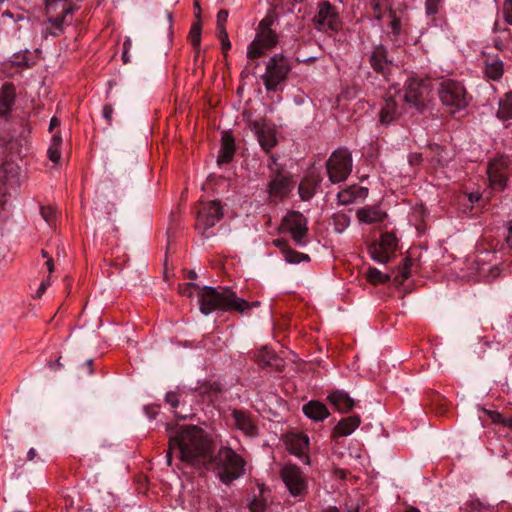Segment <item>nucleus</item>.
Returning a JSON list of instances; mask_svg holds the SVG:
<instances>
[{"instance_id":"obj_21","label":"nucleus","mask_w":512,"mask_h":512,"mask_svg":"<svg viewBox=\"0 0 512 512\" xmlns=\"http://www.w3.org/2000/svg\"><path fill=\"white\" fill-rule=\"evenodd\" d=\"M504 73L503 61L497 56H486L484 59V74L493 81L499 80Z\"/></svg>"},{"instance_id":"obj_46","label":"nucleus","mask_w":512,"mask_h":512,"mask_svg":"<svg viewBox=\"0 0 512 512\" xmlns=\"http://www.w3.org/2000/svg\"><path fill=\"white\" fill-rule=\"evenodd\" d=\"M114 109L112 105L106 104L104 105L102 109V116L107 121L108 125H111L112 123V115H113Z\"/></svg>"},{"instance_id":"obj_20","label":"nucleus","mask_w":512,"mask_h":512,"mask_svg":"<svg viewBox=\"0 0 512 512\" xmlns=\"http://www.w3.org/2000/svg\"><path fill=\"white\" fill-rule=\"evenodd\" d=\"M327 399L337 411L342 413L350 411L355 405L354 399L343 390H336L330 393Z\"/></svg>"},{"instance_id":"obj_7","label":"nucleus","mask_w":512,"mask_h":512,"mask_svg":"<svg viewBox=\"0 0 512 512\" xmlns=\"http://www.w3.org/2000/svg\"><path fill=\"white\" fill-rule=\"evenodd\" d=\"M326 170L331 183H339L347 179L352 171V157L345 148L335 150L326 162Z\"/></svg>"},{"instance_id":"obj_57","label":"nucleus","mask_w":512,"mask_h":512,"mask_svg":"<svg viewBox=\"0 0 512 512\" xmlns=\"http://www.w3.org/2000/svg\"><path fill=\"white\" fill-rule=\"evenodd\" d=\"M60 125V121L58 118L53 117L50 120L49 130L52 131L55 127H58Z\"/></svg>"},{"instance_id":"obj_56","label":"nucleus","mask_w":512,"mask_h":512,"mask_svg":"<svg viewBox=\"0 0 512 512\" xmlns=\"http://www.w3.org/2000/svg\"><path fill=\"white\" fill-rule=\"evenodd\" d=\"M6 193H7L6 186L2 182H0V210L2 209L3 205L6 202V200H5Z\"/></svg>"},{"instance_id":"obj_17","label":"nucleus","mask_w":512,"mask_h":512,"mask_svg":"<svg viewBox=\"0 0 512 512\" xmlns=\"http://www.w3.org/2000/svg\"><path fill=\"white\" fill-rule=\"evenodd\" d=\"M403 113V107L399 105L396 96L387 95L379 112V122L382 125H389L396 121Z\"/></svg>"},{"instance_id":"obj_32","label":"nucleus","mask_w":512,"mask_h":512,"mask_svg":"<svg viewBox=\"0 0 512 512\" xmlns=\"http://www.w3.org/2000/svg\"><path fill=\"white\" fill-rule=\"evenodd\" d=\"M366 277L371 284L378 285L386 283L390 280L389 274H384L380 270L374 267L368 268Z\"/></svg>"},{"instance_id":"obj_4","label":"nucleus","mask_w":512,"mask_h":512,"mask_svg":"<svg viewBox=\"0 0 512 512\" xmlns=\"http://www.w3.org/2000/svg\"><path fill=\"white\" fill-rule=\"evenodd\" d=\"M292 67L289 59L282 53L271 56L266 62L265 73L262 75L267 91L277 92L286 82Z\"/></svg>"},{"instance_id":"obj_42","label":"nucleus","mask_w":512,"mask_h":512,"mask_svg":"<svg viewBox=\"0 0 512 512\" xmlns=\"http://www.w3.org/2000/svg\"><path fill=\"white\" fill-rule=\"evenodd\" d=\"M218 37L221 41L222 50L225 53L227 50L231 48V43L228 38V33L226 29H221V31H217Z\"/></svg>"},{"instance_id":"obj_51","label":"nucleus","mask_w":512,"mask_h":512,"mask_svg":"<svg viewBox=\"0 0 512 512\" xmlns=\"http://www.w3.org/2000/svg\"><path fill=\"white\" fill-rule=\"evenodd\" d=\"M260 305V302L254 301V302H248L244 299V304L240 305L242 310H234V312L238 313H244L247 310L252 309L253 307H258Z\"/></svg>"},{"instance_id":"obj_13","label":"nucleus","mask_w":512,"mask_h":512,"mask_svg":"<svg viewBox=\"0 0 512 512\" xmlns=\"http://www.w3.org/2000/svg\"><path fill=\"white\" fill-rule=\"evenodd\" d=\"M313 21L320 31H337L340 26L338 14L328 1H322L318 4V12Z\"/></svg>"},{"instance_id":"obj_64","label":"nucleus","mask_w":512,"mask_h":512,"mask_svg":"<svg viewBox=\"0 0 512 512\" xmlns=\"http://www.w3.org/2000/svg\"><path fill=\"white\" fill-rule=\"evenodd\" d=\"M504 426L512 428V417L511 418H506Z\"/></svg>"},{"instance_id":"obj_48","label":"nucleus","mask_w":512,"mask_h":512,"mask_svg":"<svg viewBox=\"0 0 512 512\" xmlns=\"http://www.w3.org/2000/svg\"><path fill=\"white\" fill-rule=\"evenodd\" d=\"M131 46H132L131 40L129 38H127L123 43L122 59H123L124 63L129 62L128 52H129Z\"/></svg>"},{"instance_id":"obj_30","label":"nucleus","mask_w":512,"mask_h":512,"mask_svg":"<svg viewBox=\"0 0 512 512\" xmlns=\"http://www.w3.org/2000/svg\"><path fill=\"white\" fill-rule=\"evenodd\" d=\"M257 361L262 366H274L277 365L278 358L276 355L268 349L267 347L261 348L257 355H256Z\"/></svg>"},{"instance_id":"obj_50","label":"nucleus","mask_w":512,"mask_h":512,"mask_svg":"<svg viewBox=\"0 0 512 512\" xmlns=\"http://www.w3.org/2000/svg\"><path fill=\"white\" fill-rule=\"evenodd\" d=\"M373 11H374V17L377 20H381L383 17V9L380 3V0H375L373 3Z\"/></svg>"},{"instance_id":"obj_6","label":"nucleus","mask_w":512,"mask_h":512,"mask_svg":"<svg viewBox=\"0 0 512 512\" xmlns=\"http://www.w3.org/2000/svg\"><path fill=\"white\" fill-rule=\"evenodd\" d=\"M431 92L430 81L427 79L410 78L404 86V95L397 94L399 101L404 100L407 105L422 111Z\"/></svg>"},{"instance_id":"obj_40","label":"nucleus","mask_w":512,"mask_h":512,"mask_svg":"<svg viewBox=\"0 0 512 512\" xmlns=\"http://www.w3.org/2000/svg\"><path fill=\"white\" fill-rule=\"evenodd\" d=\"M391 22H390V29L391 33L397 37L401 33V21L399 18L396 17L395 13L391 12Z\"/></svg>"},{"instance_id":"obj_25","label":"nucleus","mask_w":512,"mask_h":512,"mask_svg":"<svg viewBox=\"0 0 512 512\" xmlns=\"http://www.w3.org/2000/svg\"><path fill=\"white\" fill-rule=\"evenodd\" d=\"M234 153V139L228 134L223 135L217 163L221 165L230 162L233 159Z\"/></svg>"},{"instance_id":"obj_44","label":"nucleus","mask_w":512,"mask_h":512,"mask_svg":"<svg viewBox=\"0 0 512 512\" xmlns=\"http://www.w3.org/2000/svg\"><path fill=\"white\" fill-rule=\"evenodd\" d=\"M165 401L172 408H177L179 406V395L176 392H168L165 396Z\"/></svg>"},{"instance_id":"obj_53","label":"nucleus","mask_w":512,"mask_h":512,"mask_svg":"<svg viewBox=\"0 0 512 512\" xmlns=\"http://www.w3.org/2000/svg\"><path fill=\"white\" fill-rule=\"evenodd\" d=\"M272 244H273L275 247L279 248L283 254H284V253L287 251V249L289 248L287 241H286V240H284V239H274V240L272 241Z\"/></svg>"},{"instance_id":"obj_23","label":"nucleus","mask_w":512,"mask_h":512,"mask_svg":"<svg viewBox=\"0 0 512 512\" xmlns=\"http://www.w3.org/2000/svg\"><path fill=\"white\" fill-rule=\"evenodd\" d=\"M360 417L357 415L343 418L334 428V437L349 436L360 425Z\"/></svg>"},{"instance_id":"obj_39","label":"nucleus","mask_w":512,"mask_h":512,"mask_svg":"<svg viewBox=\"0 0 512 512\" xmlns=\"http://www.w3.org/2000/svg\"><path fill=\"white\" fill-rule=\"evenodd\" d=\"M55 210L50 206H42L41 207V216L46 221L47 224L51 225L55 218Z\"/></svg>"},{"instance_id":"obj_54","label":"nucleus","mask_w":512,"mask_h":512,"mask_svg":"<svg viewBox=\"0 0 512 512\" xmlns=\"http://www.w3.org/2000/svg\"><path fill=\"white\" fill-rule=\"evenodd\" d=\"M50 280L49 278L43 280L38 288V290L36 291V297L37 298H40L46 291V289L50 286Z\"/></svg>"},{"instance_id":"obj_26","label":"nucleus","mask_w":512,"mask_h":512,"mask_svg":"<svg viewBox=\"0 0 512 512\" xmlns=\"http://www.w3.org/2000/svg\"><path fill=\"white\" fill-rule=\"evenodd\" d=\"M365 194H367V190H364L361 187L353 186L339 192L337 198L339 203L348 205L355 202L358 197H363Z\"/></svg>"},{"instance_id":"obj_14","label":"nucleus","mask_w":512,"mask_h":512,"mask_svg":"<svg viewBox=\"0 0 512 512\" xmlns=\"http://www.w3.org/2000/svg\"><path fill=\"white\" fill-rule=\"evenodd\" d=\"M369 63L373 70L383 77H386L392 67V60L388 57L387 48L382 45H376L369 57Z\"/></svg>"},{"instance_id":"obj_60","label":"nucleus","mask_w":512,"mask_h":512,"mask_svg":"<svg viewBox=\"0 0 512 512\" xmlns=\"http://www.w3.org/2000/svg\"><path fill=\"white\" fill-rule=\"evenodd\" d=\"M507 244L512 248V226L509 227V233L506 237Z\"/></svg>"},{"instance_id":"obj_8","label":"nucleus","mask_w":512,"mask_h":512,"mask_svg":"<svg viewBox=\"0 0 512 512\" xmlns=\"http://www.w3.org/2000/svg\"><path fill=\"white\" fill-rule=\"evenodd\" d=\"M222 217L223 208L220 201L201 202L197 210L196 228L204 233L219 222Z\"/></svg>"},{"instance_id":"obj_24","label":"nucleus","mask_w":512,"mask_h":512,"mask_svg":"<svg viewBox=\"0 0 512 512\" xmlns=\"http://www.w3.org/2000/svg\"><path fill=\"white\" fill-rule=\"evenodd\" d=\"M303 413L315 421H323L329 416L328 409L318 401H310L303 406Z\"/></svg>"},{"instance_id":"obj_47","label":"nucleus","mask_w":512,"mask_h":512,"mask_svg":"<svg viewBox=\"0 0 512 512\" xmlns=\"http://www.w3.org/2000/svg\"><path fill=\"white\" fill-rule=\"evenodd\" d=\"M249 508L252 512H264L265 510V504L261 500L254 499L249 504Z\"/></svg>"},{"instance_id":"obj_62","label":"nucleus","mask_w":512,"mask_h":512,"mask_svg":"<svg viewBox=\"0 0 512 512\" xmlns=\"http://www.w3.org/2000/svg\"><path fill=\"white\" fill-rule=\"evenodd\" d=\"M49 365L51 369H56L62 366V364L60 363V358L57 359L55 362H51Z\"/></svg>"},{"instance_id":"obj_61","label":"nucleus","mask_w":512,"mask_h":512,"mask_svg":"<svg viewBox=\"0 0 512 512\" xmlns=\"http://www.w3.org/2000/svg\"><path fill=\"white\" fill-rule=\"evenodd\" d=\"M92 364H93V360L92 359L87 360L86 363H85V366L88 368V373L89 374H93Z\"/></svg>"},{"instance_id":"obj_34","label":"nucleus","mask_w":512,"mask_h":512,"mask_svg":"<svg viewBox=\"0 0 512 512\" xmlns=\"http://www.w3.org/2000/svg\"><path fill=\"white\" fill-rule=\"evenodd\" d=\"M61 137L59 135H53L51 145L47 151L49 159L57 163L61 157L60 152Z\"/></svg>"},{"instance_id":"obj_29","label":"nucleus","mask_w":512,"mask_h":512,"mask_svg":"<svg viewBox=\"0 0 512 512\" xmlns=\"http://www.w3.org/2000/svg\"><path fill=\"white\" fill-rule=\"evenodd\" d=\"M318 186V181L316 180H313V179H304L300 185H299V195L301 197L302 200H309L311 199L314 194H315V190H316V187Z\"/></svg>"},{"instance_id":"obj_49","label":"nucleus","mask_w":512,"mask_h":512,"mask_svg":"<svg viewBox=\"0 0 512 512\" xmlns=\"http://www.w3.org/2000/svg\"><path fill=\"white\" fill-rule=\"evenodd\" d=\"M273 23V19L269 16L263 18L259 25L257 30H272L271 25Z\"/></svg>"},{"instance_id":"obj_36","label":"nucleus","mask_w":512,"mask_h":512,"mask_svg":"<svg viewBox=\"0 0 512 512\" xmlns=\"http://www.w3.org/2000/svg\"><path fill=\"white\" fill-rule=\"evenodd\" d=\"M189 40L194 49H200L201 42V23L198 21L191 26Z\"/></svg>"},{"instance_id":"obj_10","label":"nucleus","mask_w":512,"mask_h":512,"mask_svg":"<svg viewBox=\"0 0 512 512\" xmlns=\"http://www.w3.org/2000/svg\"><path fill=\"white\" fill-rule=\"evenodd\" d=\"M272 164L269 167L274 174L271 181L268 184V193L271 201H278L285 198L292 189V183L290 176L284 174L277 167L276 159L271 157Z\"/></svg>"},{"instance_id":"obj_18","label":"nucleus","mask_w":512,"mask_h":512,"mask_svg":"<svg viewBox=\"0 0 512 512\" xmlns=\"http://www.w3.org/2000/svg\"><path fill=\"white\" fill-rule=\"evenodd\" d=\"M253 129L257 135L259 144L266 152H268L276 144L274 129L264 121H256L253 124Z\"/></svg>"},{"instance_id":"obj_35","label":"nucleus","mask_w":512,"mask_h":512,"mask_svg":"<svg viewBox=\"0 0 512 512\" xmlns=\"http://www.w3.org/2000/svg\"><path fill=\"white\" fill-rule=\"evenodd\" d=\"M412 265V260L410 258H406L404 260V264L401 268H399L397 274L394 276V282L396 285H400L406 280L410 275V267Z\"/></svg>"},{"instance_id":"obj_43","label":"nucleus","mask_w":512,"mask_h":512,"mask_svg":"<svg viewBox=\"0 0 512 512\" xmlns=\"http://www.w3.org/2000/svg\"><path fill=\"white\" fill-rule=\"evenodd\" d=\"M228 19V11L220 10L217 14V31H221V29L225 28V23Z\"/></svg>"},{"instance_id":"obj_22","label":"nucleus","mask_w":512,"mask_h":512,"mask_svg":"<svg viewBox=\"0 0 512 512\" xmlns=\"http://www.w3.org/2000/svg\"><path fill=\"white\" fill-rule=\"evenodd\" d=\"M386 217V213L379 207H365L357 211V218L361 223L375 224L382 222Z\"/></svg>"},{"instance_id":"obj_41","label":"nucleus","mask_w":512,"mask_h":512,"mask_svg":"<svg viewBox=\"0 0 512 512\" xmlns=\"http://www.w3.org/2000/svg\"><path fill=\"white\" fill-rule=\"evenodd\" d=\"M503 16L505 22L512 25V0H505L503 4Z\"/></svg>"},{"instance_id":"obj_45","label":"nucleus","mask_w":512,"mask_h":512,"mask_svg":"<svg viewBox=\"0 0 512 512\" xmlns=\"http://www.w3.org/2000/svg\"><path fill=\"white\" fill-rule=\"evenodd\" d=\"M199 288H201V287L196 285L195 283H187V284L184 285L183 288H180V292L183 295H186L188 297H192L193 289H196L197 292H199Z\"/></svg>"},{"instance_id":"obj_9","label":"nucleus","mask_w":512,"mask_h":512,"mask_svg":"<svg viewBox=\"0 0 512 512\" xmlns=\"http://www.w3.org/2000/svg\"><path fill=\"white\" fill-rule=\"evenodd\" d=\"M281 230L291 234L297 246H305V237L308 233L307 219L298 211H291L282 220Z\"/></svg>"},{"instance_id":"obj_28","label":"nucleus","mask_w":512,"mask_h":512,"mask_svg":"<svg viewBox=\"0 0 512 512\" xmlns=\"http://www.w3.org/2000/svg\"><path fill=\"white\" fill-rule=\"evenodd\" d=\"M369 254L374 261L381 264L388 263L391 259V256L393 255L377 243H374L370 246Z\"/></svg>"},{"instance_id":"obj_38","label":"nucleus","mask_w":512,"mask_h":512,"mask_svg":"<svg viewBox=\"0 0 512 512\" xmlns=\"http://www.w3.org/2000/svg\"><path fill=\"white\" fill-rule=\"evenodd\" d=\"M11 63L14 66L21 67V68H28L30 67V59L28 57V52L25 53H16L12 56Z\"/></svg>"},{"instance_id":"obj_58","label":"nucleus","mask_w":512,"mask_h":512,"mask_svg":"<svg viewBox=\"0 0 512 512\" xmlns=\"http://www.w3.org/2000/svg\"><path fill=\"white\" fill-rule=\"evenodd\" d=\"M36 456H37L36 450L34 448L29 449V451L27 453V459L29 461H33Z\"/></svg>"},{"instance_id":"obj_12","label":"nucleus","mask_w":512,"mask_h":512,"mask_svg":"<svg viewBox=\"0 0 512 512\" xmlns=\"http://www.w3.org/2000/svg\"><path fill=\"white\" fill-rule=\"evenodd\" d=\"M278 35L273 30H257L254 40L247 48V58L256 59L261 57L266 50L276 46Z\"/></svg>"},{"instance_id":"obj_33","label":"nucleus","mask_w":512,"mask_h":512,"mask_svg":"<svg viewBox=\"0 0 512 512\" xmlns=\"http://www.w3.org/2000/svg\"><path fill=\"white\" fill-rule=\"evenodd\" d=\"M388 252L394 254L397 249L398 240L391 232H386L381 235L380 241L377 243Z\"/></svg>"},{"instance_id":"obj_11","label":"nucleus","mask_w":512,"mask_h":512,"mask_svg":"<svg viewBox=\"0 0 512 512\" xmlns=\"http://www.w3.org/2000/svg\"><path fill=\"white\" fill-rule=\"evenodd\" d=\"M281 478L292 496H303L307 492L306 477L296 465H285L281 469Z\"/></svg>"},{"instance_id":"obj_27","label":"nucleus","mask_w":512,"mask_h":512,"mask_svg":"<svg viewBox=\"0 0 512 512\" xmlns=\"http://www.w3.org/2000/svg\"><path fill=\"white\" fill-rule=\"evenodd\" d=\"M497 116L504 121L512 119V92L500 100Z\"/></svg>"},{"instance_id":"obj_37","label":"nucleus","mask_w":512,"mask_h":512,"mask_svg":"<svg viewBox=\"0 0 512 512\" xmlns=\"http://www.w3.org/2000/svg\"><path fill=\"white\" fill-rule=\"evenodd\" d=\"M285 260L291 264H298L303 260H309V256L292 250L290 247L284 253Z\"/></svg>"},{"instance_id":"obj_52","label":"nucleus","mask_w":512,"mask_h":512,"mask_svg":"<svg viewBox=\"0 0 512 512\" xmlns=\"http://www.w3.org/2000/svg\"><path fill=\"white\" fill-rule=\"evenodd\" d=\"M408 162L411 166L419 165L422 162V155L420 153H411L408 156Z\"/></svg>"},{"instance_id":"obj_2","label":"nucleus","mask_w":512,"mask_h":512,"mask_svg":"<svg viewBox=\"0 0 512 512\" xmlns=\"http://www.w3.org/2000/svg\"><path fill=\"white\" fill-rule=\"evenodd\" d=\"M197 298L200 312L204 315H209L214 311L242 310L240 305L244 304V299L238 297L230 287L203 286L199 288Z\"/></svg>"},{"instance_id":"obj_15","label":"nucleus","mask_w":512,"mask_h":512,"mask_svg":"<svg viewBox=\"0 0 512 512\" xmlns=\"http://www.w3.org/2000/svg\"><path fill=\"white\" fill-rule=\"evenodd\" d=\"M233 425L248 437L254 438L258 436V426L253 417L243 410L234 409L231 412Z\"/></svg>"},{"instance_id":"obj_3","label":"nucleus","mask_w":512,"mask_h":512,"mask_svg":"<svg viewBox=\"0 0 512 512\" xmlns=\"http://www.w3.org/2000/svg\"><path fill=\"white\" fill-rule=\"evenodd\" d=\"M212 464L220 481L226 485H230L245 473L244 459L230 447H221L214 457L211 455V461L207 466L203 467L208 469Z\"/></svg>"},{"instance_id":"obj_19","label":"nucleus","mask_w":512,"mask_h":512,"mask_svg":"<svg viewBox=\"0 0 512 512\" xmlns=\"http://www.w3.org/2000/svg\"><path fill=\"white\" fill-rule=\"evenodd\" d=\"M16 88L12 83H5L0 88V117H8L15 104Z\"/></svg>"},{"instance_id":"obj_31","label":"nucleus","mask_w":512,"mask_h":512,"mask_svg":"<svg viewBox=\"0 0 512 512\" xmlns=\"http://www.w3.org/2000/svg\"><path fill=\"white\" fill-rule=\"evenodd\" d=\"M196 391L202 397H206L209 401H213L214 396L221 392V388L216 383H205L196 388Z\"/></svg>"},{"instance_id":"obj_63","label":"nucleus","mask_w":512,"mask_h":512,"mask_svg":"<svg viewBox=\"0 0 512 512\" xmlns=\"http://www.w3.org/2000/svg\"><path fill=\"white\" fill-rule=\"evenodd\" d=\"M337 219L339 221H343V224H347L348 223V218L345 215H340V216L337 217Z\"/></svg>"},{"instance_id":"obj_59","label":"nucleus","mask_w":512,"mask_h":512,"mask_svg":"<svg viewBox=\"0 0 512 512\" xmlns=\"http://www.w3.org/2000/svg\"><path fill=\"white\" fill-rule=\"evenodd\" d=\"M46 266H47L49 273H52L54 271V262H53L52 258L47 259Z\"/></svg>"},{"instance_id":"obj_1","label":"nucleus","mask_w":512,"mask_h":512,"mask_svg":"<svg viewBox=\"0 0 512 512\" xmlns=\"http://www.w3.org/2000/svg\"><path fill=\"white\" fill-rule=\"evenodd\" d=\"M178 453L182 462L203 467L211 461V445L203 429L198 426H182L174 434H169L167 464H172V454Z\"/></svg>"},{"instance_id":"obj_16","label":"nucleus","mask_w":512,"mask_h":512,"mask_svg":"<svg viewBox=\"0 0 512 512\" xmlns=\"http://www.w3.org/2000/svg\"><path fill=\"white\" fill-rule=\"evenodd\" d=\"M286 446L290 453L296 455L305 464H309V456L307 454L309 446V438L302 433H292L287 436Z\"/></svg>"},{"instance_id":"obj_55","label":"nucleus","mask_w":512,"mask_h":512,"mask_svg":"<svg viewBox=\"0 0 512 512\" xmlns=\"http://www.w3.org/2000/svg\"><path fill=\"white\" fill-rule=\"evenodd\" d=\"M490 416L494 423L502 424L503 426L505 425L506 418L503 417L500 413L491 412Z\"/></svg>"},{"instance_id":"obj_5","label":"nucleus","mask_w":512,"mask_h":512,"mask_svg":"<svg viewBox=\"0 0 512 512\" xmlns=\"http://www.w3.org/2000/svg\"><path fill=\"white\" fill-rule=\"evenodd\" d=\"M438 96L441 103L455 113L468 105L467 91L461 82L444 79L439 83Z\"/></svg>"}]
</instances>
